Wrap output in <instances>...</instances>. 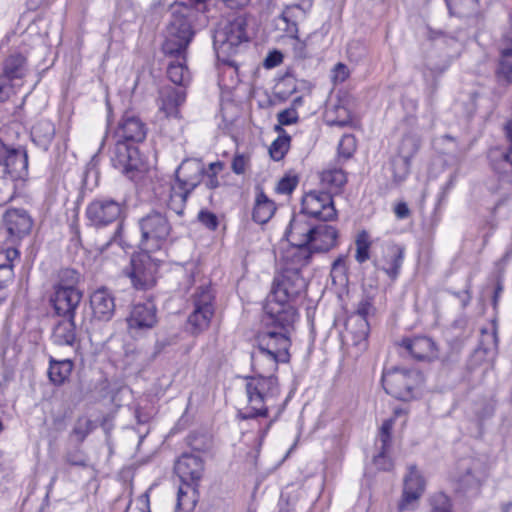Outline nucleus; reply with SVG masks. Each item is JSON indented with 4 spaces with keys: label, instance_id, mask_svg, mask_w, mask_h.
<instances>
[{
    "label": "nucleus",
    "instance_id": "obj_28",
    "mask_svg": "<svg viewBox=\"0 0 512 512\" xmlns=\"http://www.w3.org/2000/svg\"><path fill=\"white\" fill-rule=\"evenodd\" d=\"M490 165L503 182L512 184V147L495 148L489 152Z\"/></svg>",
    "mask_w": 512,
    "mask_h": 512
},
{
    "label": "nucleus",
    "instance_id": "obj_56",
    "mask_svg": "<svg viewBox=\"0 0 512 512\" xmlns=\"http://www.w3.org/2000/svg\"><path fill=\"white\" fill-rule=\"evenodd\" d=\"M347 53L352 61L358 62L366 56L367 48L360 41H352L348 45Z\"/></svg>",
    "mask_w": 512,
    "mask_h": 512
},
{
    "label": "nucleus",
    "instance_id": "obj_6",
    "mask_svg": "<svg viewBox=\"0 0 512 512\" xmlns=\"http://www.w3.org/2000/svg\"><path fill=\"white\" fill-rule=\"evenodd\" d=\"M141 231L139 246L143 251L157 252L167 245L172 227L166 215L151 211L138 221Z\"/></svg>",
    "mask_w": 512,
    "mask_h": 512
},
{
    "label": "nucleus",
    "instance_id": "obj_24",
    "mask_svg": "<svg viewBox=\"0 0 512 512\" xmlns=\"http://www.w3.org/2000/svg\"><path fill=\"white\" fill-rule=\"evenodd\" d=\"M304 214L294 215L285 231V237L290 245H309L315 225Z\"/></svg>",
    "mask_w": 512,
    "mask_h": 512
},
{
    "label": "nucleus",
    "instance_id": "obj_33",
    "mask_svg": "<svg viewBox=\"0 0 512 512\" xmlns=\"http://www.w3.org/2000/svg\"><path fill=\"white\" fill-rule=\"evenodd\" d=\"M53 330L52 341L58 346L74 347L76 342V324L74 317H63Z\"/></svg>",
    "mask_w": 512,
    "mask_h": 512
},
{
    "label": "nucleus",
    "instance_id": "obj_13",
    "mask_svg": "<svg viewBox=\"0 0 512 512\" xmlns=\"http://www.w3.org/2000/svg\"><path fill=\"white\" fill-rule=\"evenodd\" d=\"M307 283L301 272L295 267H284L273 282L271 294L268 297L292 304L306 289Z\"/></svg>",
    "mask_w": 512,
    "mask_h": 512
},
{
    "label": "nucleus",
    "instance_id": "obj_32",
    "mask_svg": "<svg viewBox=\"0 0 512 512\" xmlns=\"http://www.w3.org/2000/svg\"><path fill=\"white\" fill-rule=\"evenodd\" d=\"M252 368L256 373L255 376H274L278 370V365L284 363L278 360V356H273L269 352H264L256 348L251 354Z\"/></svg>",
    "mask_w": 512,
    "mask_h": 512
},
{
    "label": "nucleus",
    "instance_id": "obj_45",
    "mask_svg": "<svg viewBox=\"0 0 512 512\" xmlns=\"http://www.w3.org/2000/svg\"><path fill=\"white\" fill-rule=\"evenodd\" d=\"M356 254L355 259L358 263L362 264L370 258L371 240L370 235L366 230L359 232L355 239Z\"/></svg>",
    "mask_w": 512,
    "mask_h": 512
},
{
    "label": "nucleus",
    "instance_id": "obj_22",
    "mask_svg": "<svg viewBox=\"0 0 512 512\" xmlns=\"http://www.w3.org/2000/svg\"><path fill=\"white\" fill-rule=\"evenodd\" d=\"M311 8L312 0H300L299 3L287 5L283 9L280 19L285 24L283 31L288 37H296L299 23L306 19Z\"/></svg>",
    "mask_w": 512,
    "mask_h": 512
},
{
    "label": "nucleus",
    "instance_id": "obj_27",
    "mask_svg": "<svg viewBox=\"0 0 512 512\" xmlns=\"http://www.w3.org/2000/svg\"><path fill=\"white\" fill-rule=\"evenodd\" d=\"M4 223L10 236L22 238L32 228L33 221L24 209H9L4 215Z\"/></svg>",
    "mask_w": 512,
    "mask_h": 512
},
{
    "label": "nucleus",
    "instance_id": "obj_11",
    "mask_svg": "<svg viewBox=\"0 0 512 512\" xmlns=\"http://www.w3.org/2000/svg\"><path fill=\"white\" fill-rule=\"evenodd\" d=\"M264 312L265 329L285 332L290 336L297 319V311L292 304L268 297Z\"/></svg>",
    "mask_w": 512,
    "mask_h": 512
},
{
    "label": "nucleus",
    "instance_id": "obj_40",
    "mask_svg": "<svg viewBox=\"0 0 512 512\" xmlns=\"http://www.w3.org/2000/svg\"><path fill=\"white\" fill-rule=\"evenodd\" d=\"M190 193L191 192L186 191L183 186L174 182V184L169 187L168 197L164 200L165 204L169 210L173 211L177 215H182Z\"/></svg>",
    "mask_w": 512,
    "mask_h": 512
},
{
    "label": "nucleus",
    "instance_id": "obj_10",
    "mask_svg": "<svg viewBox=\"0 0 512 512\" xmlns=\"http://www.w3.org/2000/svg\"><path fill=\"white\" fill-rule=\"evenodd\" d=\"M85 215L88 225L104 228L121 221L125 215L124 204L109 197H99L88 203Z\"/></svg>",
    "mask_w": 512,
    "mask_h": 512
},
{
    "label": "nucleus",
    "instance_id": "obj_19",
    "mask_svg": "<svg viewBox=\"0 0 512 512\" xmlns=\"http://www.w3.org/2000/svg\"><path fill=\"white\" fill-rule=\"evenodd\" d=\"M156 322V308L151 302L134 305L127 318L128 329L134 336L152 329Z\"/></svg>",
    "mask_w": 512,
    "mask_h": 512
},
{
    "label": "nucleus",
    "instance_id": "obj_48",
    "mask_svg": "<svg viewBox=\"0 0 512 512\" xmlns=\"http://www.w3.org/2000/svg\"><path fill=\"white\" fill-rule=\"evenodd\" d=\"M64 460L70 466L86 468L89 465V457L80 448L79 444L75 448L66 451Z\"/></svg>",
    "mask_w": 512,
    "mask_h": 512
},
{
    "label": "nucleus",
    "instance_id": "obj_60",
    "mask_svg": "<svg viewBox=\"0 0 512 512\" xmlns=\"http://www.w3.org/2000/svg\"><path fill=\"white\" fill-rule=\"evenodd\" d=\"M387 450H382L380 447V452L373 459L375 466L379 470L389 471L393 467V463L391 459L386 455Z\"/></svg>",
    "mask_w": 512,
    "mask_h": 512
},
{
    "label": "nucleus",
    "instance_id": "obj_38",
    "mask_svg": "<svg viewBox=\"0 0 512 512\" xmlns=\"http://www.w3.org/2000/svg\"><path fill=\"white\" fill-rule=\"evenodd\" d=\"M346 331L352 336L355 345L366 346V339L369 334V323L367 318L361 316H349L346 321Z\"/></svg>",
    "mask_w": 512,
    "mask_h": 512
},
{
    "label": "nucleus",
    "instance_id": "obj_42",
    "mask_svg": "<svg viewBox=\"0 0 512 512\" xmlns=\"http://www.w3.org/2000/svg\"><path fill=\"white\" fill-rule=\"evenodd\" d=\"M96 428L94 422L86 416L78 417L74 423V426L69 434L70 439L77 442V444H81L87 438V436L92 433V431Z\"/></svg>",
    "mask_w": 512,
    "mask_h": 512
},
{
    "label": "nucleus",
    "instance_id": "obj_57",
    "mask_svg": "<svg viewBox=\"0 0 512 512\" xmlns=\"http://www.w3.org/2000/svg\"><path fill=\"white\" fill-rule=\"evenodd\" d=\"M18 85L19 84L0 75V102L7 101L13 94H15V88Z\"/></svg>",
    "mask_w": 512,
    "mask_h": 512
},
{
    "label": "nucleus",
    "instance_id": "obj_20",
    "mask_svg": "<svg viewBox=\"0 0 512 512\" xmlns=\"http://www.w3.org/2000/svg\"><path fill=\"white\" fill-rule=\"evenodd\" d=\"M425 489V481L415 465L408 467V473L404 477V487L399 510H409L422 496Z\"/></svg>",
    "mask_w": 512,
    "mask_h": 512
},
{
    "label": "nucleus",
    "instance_id": "obj_35",
    "mask_svg": "<svg viewBox=\"0 0 512 512\" xmlns=\"http://www.w3.org/2000/svg\"><path fill=\"white\" fill-rule=\"evenodd\" d=\"M55 125L48 119L36 122L31 130L32 141L40 148L47 150L55 137Z\"/></svg>",
    "mask_w": 512,
    "mask_h": 512
},
{
    "label": "nucleus",
    "instance_id": "obj_2",
    "mask_svg": "<svg viewBox=\"0 0 512 512\" xmlns=\"http://www.w3.org/2000/svg\"><path fill=\"white\" fill-rule=\"evenodd\" d=\"M194 9L184 3L171 5V19L165 32L162 44L164 54H179L187 52L195 31L193 29Z\"/></svg>",
    "mask_w": 512,
    "mask_h": 512
},
{
    "label": "nucleus",
    "instance_id": "obj_21",
    "mask_svg": "<svg viewBox=\"0 0 512 512\" xmlns=\"http://www.w3.org/2000/svg\"><path fill=\"white\" fill-rule=\"evenodd\" d=\"M204 164L197 159H186L175 171V182L192 192L203 180Z\"/></svg>",
    "mask_w": 512,
    "mask_h": 512
},
{
    "label": "nucleus",
    "instance_id": "obj_12",
    "mask_svg": "<svg viewBox=\"0 0 512 512\" xmlns=\"http://www.w3.org/2000/svg\"><path fill=\"white\" fill-rule=\"evenodd\" d=\"M214 295L208 286L199 287L193 296V311L188 317V330L193 335L204 332L214 314Z\"/></svg>",
    "mask_w": 512,
    "mask_h": 512
},
{
    "label": "nucleus",
    "instance_id": "obj_62",
    "mask_svg": "<svg viewBox=\"0 0 512 512\" xmlns=\"http://www.w3.org/2000/svg\"><path fill=\"white\" fill-rule=\"evenodd\" d=\"M349 76V70L343 63H338L333 69V80L338 83L344 82Z\"/></svg>",
    "mask_w": 512,
    "mask_h": 512
},
{
    "label": "nucleus",
    "instance_id": "obj_59",
    "mask_svg": "<svg viewBox=\"0 0 512 512\" xmlns=\"http://www.w3.org/2000/svg\"><path fill=\"white\" fill-rule=\"evenodd\" d=\"M297 184V177L285 176L278 182L277 191L281 194H290L296 188Z\"/></svg>",
    "mask_w": 512,
    "mask_h": 512
},
{
    "label": "nucleus",
    "instance_id": "obj_8",
    "mask_svg": "<svg viewBox=\"0 0 512 512\" xmlns=\"http://www.w3.org/2000/svg\"><path fill=\"white\" fill-rule=\"evenodd\" d=\"M150 251L133 254L123 273L137 290H148L156 284V275L161 259L153 257Z\"/></svg>",
    "mask_w": 512,
    "mask_h": 512
},
{
    "label": "nucleus",
    "instance_id": "obj_63",
    "mask_svg": "<svg viewBox=\"0 0 512 512\" xmlns=\"http://www.w3.org/2000/svg\"><path fill=\"white\" fill-rule=\"evenodd\" d=\"M189 4H185L186 6L192 7L194 9V19L197 20L198 16L207 12V0H188Z\"/></svg>",
    "mask_w": 512,
    "mask_h": 512
},
{
    "label": "nucleus",
    "instance_id": "obj_64",
    "mask_svg": "<svg viewBox=\"0 0 512 512\" xmlns=\"http://www.w3.org/2000/svg\"><path fill=\"white\" fill-rule=\"evenodd\" d=\"M247 159L244 155H236L232 161V170L236 174H243L245 172Z\"/></svg>",
    "mask_w": 512,
    "mask_h": 512
},
{
    "label": "nucleus",
    "instance_id": "obj_17",
    "mask_svg": "<svg viewBox=\"0 0 512 512\" xmlns=\"http://www.w3.org/2000/svg\"><path fill=\"white\" fill-rule=\"evenodd\" d=\"M111 163L119 172L132 178L140 164L137 147L118 141L111 151Z\"/></svg>",
    "mask_w": 512,
    "mask_h": 512
},
{
    "label": "nucleus",
    "instance_id": "obj_34",
    "mask_svg": "<svg viewBox=\"0 0 512 512\" xmlns=\"http://www.w3.org/2000/svg\"><path fill=\"white\" fill-rule=\"evenodd\" d=\"M313 253L310 245H291L283 255L285 267H295L300 272L301 268L310 263Z\"/></svg>",
    "mask_w": 512,
    "mask_h": 512
},
{
    "label": "nucleus",
    "instance_id": "obj_50",
    "mask_svg": "<svg viewBox=\"0 0 512 512\" xmlns=\"http://www.w3.org/2000/svg\"><path fill=\"white\" fill-rule=\"evenodd\" d=\"M391 168L394 176V180L397 182L403 181L409 174L410 161L394 157L391 161Z\"/></svg>",
    "mask_w": 512,
    "mask_h": 512
},
{
    "label": "nucleus",
    "instance_id": "obj_18",
    "mask_svg": "<svg viewBox=\"0 0 512 512\" xmlns=\"http://www.w3.org/2000/svg\"><path fill=\"white\" fill-rule=\"evenodd\" d=\"M381 249V256L377 258L375 265L394 280L400 273L405 247L393 241H387L382 244Z\"/></svg>",
    "mask_w": 512,
    "mask_h": 512
},
{
    "label": "nucleus",
    "instance_id": "obj_39",
    "mask_svg": "<svg viewBox=\"0 0 512 512\" xmlns=\"http://www.w3.org/2000/svg\"><path fill=\"white\" fill-rule=\"evenodd\" d=\"M276 210L275 204L263 191L257 193L253 208L252 218L259 224L267 223Z\"/></svg>",
    "mask_w": 512,
    "mask_h": 512
},
{
    "label": "nucleus",
    "instance_id": "obj_3",
    "mask_svg": "<svg viewBox=\"0 0 512 512\" xmlns=\"http://www.w3.org/2000/svg\"><path fill=\"white\" fill-rule=\"evenodd\" d=\"M174 470L181 481L177 492V507L193 508L204 472L203 459L197 454L183 453L175 462Z\"/></svg>",
    "mask_w": 512,
    "mask_h": 512
},
{
    "label": "nucleus",
    "instance_id": "obj_55",
    "mask_svg": "<svg viewBox=\"0 0 512 512\" xmlns=\"http://www.w3.org/2000/svg\"><path fill=\"white\" fill-rule=\"evenodd\" d=\"M394 419L385 420L380 428L379 441L381 442L382 450H387L391 440V430L393 428Z\"/></svg>",
    "mask_w": 512,
    "mask_h": 512
},
{
    "label": "nucleus",
    "instance_id": "obj_31",
    "mask_svg": "<svg viewBox=\"0 0 512 512\" xmlns=\"http://www.w3.org/2000/svg\"><path fill=\"white\" fill-rule=\"evenodd\" d=\"M510 26L503 35L504 42L511 44V47L500 50V59L497 68V77L507 83L512 82V13L509 16Z\"/></svg>",
    "mask_w": 512,
    "mask_h": 512
},
{
    "label": "nucleus",
    "instance_id": "obj_37",
    "mask_svg": "<svg viewBox=\"0 0 512 512\" xmlns=\"http://www.w3.org/2000/svg\"><path fill=\"white\" fill-rule=\"evenodd\" d=\"M73 370V362L70 359L56 360L49 358L48 376L50 381L57 386L64 384Z\"/></svg>",
    "mask_w": 512,
    "mask_h": 512
},
{
    "label": "nucleus",
    "instance_id": "obj_15",
    "mask_svg": "<svg viewBox=\"0 0 512 512\" xmlns=\"http://www.w3.org/2000/svg\"><path fill=\"white\" fill-rule=\"evenodd\" d=\"M398 345L401 354H407L416 361L432 362L439 357L436 343L428 336L404 337Z\"/></svg>",
    "mask_w": 512,
    "mask_h": 512
},
{
    "label": "nucleus",
    "instance_id": "obj_46",
    "mask_svg": "<svg viewBox=\"0 0 512 512\" xmlns=\"http://www.w3.org/2000/svg\"><path fill=\"white\" fill-rule=\"evenodd\" d=\"M279 136L272 142L269 154L275 161H280L284 158L289 150L290 136L286 133L278 132Z\"/></svg>",
    "mask_w": 512,
    "mask_h": 512
},
{
    "label": "nucleus",
    "instance_id": "obj_1",
    "mask_svg": "<svg viewBox=\"0 0 512 512\" xmlns=\"http://www.w3.org/2000/svg\"><path fill=\"white\" fill-rule=\"evenodd\" d=\"M247 405L240 409L238 416L242 420L268 417L269 409L275 405L280 395L275 376H250L245 378Z\"/></svg>",
    "mask_w": 512,
    "mask_h": 512
},
{
    "label": "nucleus",
    "instance_id": "obj_26",
    "mask_svg": "<svg viewBox=\"0 0 512 512\" xmlns=\"http://www.w3.org/2000/svg\"><path fill=\"white\" fill-rule=\"evenodd\" d=\"M147 127L142 120L132 114L125 113L119 123L117 129L118 137L125 140V142H142L146 138Z\"/></svg>",
    "mask_w": 512,
    "mask_h": 512
},
{
    "label": "nucleus",
    "instance_id": "obj_7",
    "mask_svg": "<svg viewBox=\"0 0 512 512\" xmlns=\"http://www.w3.org/2000/svg\"><path fill=\"white\" fill-rule=\"evenodd\" d=\"M424 381L423 375L416 369L394 367L386 370L382 376L385 391L393 397L408 401L415 397V390Z\"/></svg>",
    "mask_w": 512,
    "mask_h": 512
},
{
    "label": "nucleus",
    "instance_id": "obj_4",
    "mask_svg": "<svg viewBox=\"0 0 512 512\" xmlns=\"http://www.w3.org/2000/svg\"><path fill=\"white\" fill-rule=\"evenodd\" d=\"M185 101L186 91L183 88L164 86L159 90L158 118L162 132L171 139H176L183 133L180 107Z\"/></svg>",
    "mask_w": 512,
    "mask_h": 512
},
{
    "label": "nucleus",
    "instance_id": "obj_9",
    "mask_svg": "<svg viewBox=\"0 0 512 512\" xmlns=\"http://www.w3.org/2000/svg\"><path fill=\"white\" fill-rule=\"evenodd\" d=\"M28 175L27 150L7 145L0 139V181H24Z\"/></svg>",
    "mask_w": 512,
    "mask_h": 512
},
{
    "label": "nucleus",
    "instance_id": "obj_58",
    "mask_svg": "<svg viewBox=\"0 0 512 512\" xmlns=\"http://www.w3.org/2000/svg\"><path fill=\"white\" fill-rule=\"evenodd\" d=\"M291 39H293V44H292V50H293V55L295 58L297 59H305L309 56V51L307 49V40H301L299 37H298V34H296V37H290Z\"/></svg>",
    "mask_w": 512,
    "mask_h": 512
},
{
    "label": "nucleus",
    "instance_id": "obj_14",
    "mask_svg": "<svg viewBox=\"0 0 512 512\" xmlns=\"http://www.w3.org/2000/svg\"><path fill=\"white\" fill-rule=\"evenodd\" d=\"M321 221L333 220L336 215L332 195L325 191H310L302 199L301 212Z\"/></svg>",
    "mask_w": 512,
    "mask_h": 512
},
{
    "label": "nucleus",
    "instance_id": "obj_5",
    "mask_svg": "<svg viewBox=\"0 0 512 512\" xmlns=\"http://www.w3.org/2000/svg\"><path fill=\"white\" fill-rule=\"evenodd\" d=\"M246 28L247 19L244 15L219 22L213 35V46L219 58L235 54L241 44L249 40Z\"/></svg>",
    "mask_w": 512,
    "mask_h": 512
},
{
    "label": "nucleus",
    "instance_id": "obj_30",
    "mask_svg": "<svg viewBox=\"0 0 512 512\" xmlns=\"http://www.w3.org/2000/svg\"><path fill=\"white\" fill-rule=\"evenodd\" d=\"M338 231L327 224L315 225L310 247L314 252H327L336 246Z\"/></svg>",
    "mask_w": 512,
    "mask_h": 512
},
{
    "label": "nucleus",
    "instance_id": "obj_49",
    "mask_svg": "<svg viewBox=\"0 0 512 512\" xmlns=\"http://www.w3.org/2000/svg\"><path fill=\"white\" fill-rule=\"evenodd\" d=\"M429 505V512H452L451 500L442 492L433 494L429 499Z\"/></svg>",
    "mask_w": 512,
    "mask_h": 512
},
{
    "label": "nucleus",
    "instance_id": "obj_16",
    "mask_svg": "<svg viewBox=\"0 0 512 512\" xmlns=\"http://www.w3.org/2000/svg\"><path fill=\"white\" fill-rule=\"evenodd\" d=\"M257 341L258 349L269 352L273 356H278V360L289 362L291 340L290 336L286 335L285 332L265 329V331L259 334Z\"/></svg>",
    "mask_w": 512,
    "mask_h": 512
},
{
    "label": "nucleus",
    "instance_id": "obj_61",
    "mask_svg": "<svg viewBox=\"0 0 512 512\" xmlns=\"http://www.w3.org/2000/svg\"><path fill=\"white\" fill-rule=\"evenodd\" d=\"M199 221L209 229H216L218 226V219L216 215L209 211H200L198 214Z\"/></svg>",
    "mask_w": 512,
    "mask_h": 512
},
{
    "label": "nucleus",
    "instance_id": "obj_23",
    "mask_svg": "<svg viewBox=\"0 0 512 512\" xmlns=\"http://www.w3.org/2000/svg\"><path fill=\"white\" fill-rule=\"evenodd\" d=\"M80 289H54L51 302L57 315L62 317H75V311L82 300Z\"/></svg>",
    "mask_w": 512,
    "mask_h": 512
},
{
    "label": "nucleus",
    "instance_id": "obj_47",
    "mask_svg": "<svg viewBox=\"0 0 512 512\" xmlns=\"http://www.w3.org/2000/svg\"><path fill=\"white\" fill-rule=\"evenodd\" d=\"M419 149V140L412 135H406L402 138L396 157L410 161Z\"/></svg>",
    "mask_w": 512,
    "mask_h": 512
},
{
    "label": "nucleus",
    "instance_id": "obj_29",
    "mask_svg": "<svg viewBox=\"0 0 512 512\" xmlns=\"http://www.w3.org/2000/svg\"><path fill=\"white\" fill-rule=\"evenodd\" d=\"M186 53L165 54V56L172 58L167 65V76L171 82L178 85V88H183L190 83L191 74L186 65Z\"/></svg>",
    "mask_w": 512,
    "mask_h": 512
},
{
    "label": "nucleus",
    "instance_id": "obj_53",
    "mask_svg": "<svg viewBox=\"0 0 512 512\" xmlns=\"http://www.w3.org/2000/svg\"><path fill=\"white\" fill-rule=\"evenodd\" d=\"M346 261L343 256L338 257L331 267V278L334 283L342 284L346 280Z\"/></svg>",
    "mask_w": 512,
    "mask_h": 512
},
{
    "label": "nucleus",
    "instance_id": "obj_54",
    "mask_svg": "<svg viewBox=\"0 0 512 512\" xmlns=\"http://www.w3.org/2000/svg\"><path fill=\"white\" fill-rule=\"evenodd\" d=\"M480 346L485 353H489L497 349L498 337L495 329H493L491 332L484 329L482 330Z\"/></svg>",
    "mask_w": 512,
    "mask_h": 512
},
{
    "label": "nucleus",
    "instance_id": "obj_44",
    "mask_svg": "<svg viewBox=\"0 0 512 512\" xmlns=\"http://www.w3.org/2000/svg\"><path fill=\"white\" fill-rule=\"evenodd\" d=\"M80 280V274L70 268L61 269L58 273V282L54 285V289H79L77 287Z\"/></svg>",
    "mask_w": 512,
    "mask_h": 512
},
{
    "label": "nucleus",
    "instance_id": "obj_52",
    "mask_svg": "<svg viewBox=\"0 0 512 512\" xmlns=\"http://www.w3.org/2000/svg\"><path fill=\"white\" fill-rule=\"evenodd\" d=\"M277 119L279 125L275 126V130L277 132L286 133L282 126L293 124L298 120V113L296 111V108L291 107L281 111L280 113H278Z\"/></svg>",
    "mask_w": 512,
    "mask_h": 512
},
{
    "label": "nucleus",
    "instance_id": "obj_51",
    "mask_svg": "<svg viewBox=\"0 0 512 512\" xmlns=\"http://www.w3.org/2000/svg\"><path fill=\"white\" fill-rule=\"evenodd\" d=\"M356 150V139L351 134L343 135L338 145V155L349 159Z\"/></svg>",
    "mask_w": 512,
    "mask_h": 512
},
{
    "label": "nucleus",
    "instance_id": "obj_25",
    "mask_svg": "<svg viewBox=\"0 0 512 512\" xmlns=\"http://www.w3.org/2000/svg\"><path fill=\"white\" fill-rule=\"evenodd\" d=\"M90 304L94 317L101 321H109L115 312V299L107 288H99L90 296Z\"/></svg>",
    "mask_w": 512,
    "mask_h": 512
},
{
    "label": "nucleus",
    "instance_id": "obj_43",
    "mask_svg": "<svg viewBox=\"0 0 512 512\" xmlns=\"http://www.w3.org/2000/svg\"><path fill=\"white\" fill-rule=\"evenodd\" d=\"M450 14L466 17L477 11L478 0H446Z\"/></svg>",
    "mask_w": 512,
    "mask_h": 512
},
{
    "label": "nucleus",
    "instance_id": "obj_36",
    "mask_svg": "<svg viewBox=\"0 0 512 512\" xmlns=\"http://www.w3.org/2000/svg\"><path fill=\"white\" fill-rule=\"evenodd\" d=\"M27 73L26 58L19 53L11 54L3 62L2 76L14 82L21 80Z\"/></svg>",
    "mask_w": 512,
    "mask_h": 512
},
{
    "label": "nucleus",
    "instance_id": "obj_41",
    "mask_svg": "<svg viewBox=\"0 0 512 512\" xmlns=\"http://www.w3.org/2000/svg\"><path fill=\"white\" fill-rule=\"evenodd\" d=\"M320 181L328 193H338L347 182V177L342 169H327L320 174Z\"/></svg>",
    "mask_w": 512,
    "mask_h": 512
}]
</instances>
